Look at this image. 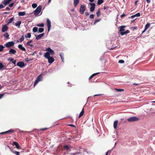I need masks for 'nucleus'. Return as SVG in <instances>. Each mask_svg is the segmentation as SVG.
<instances>
[{"instance_id": "nucleus-29", "label": "nucleus", "mask_w": 155, "mask_h": 155, "mask_svg": "<svg viewBox=\"0 0 155 155\" xmlns=\"http://www.w3.org/2000/svg\"><path fill=\"white\" fill-rule=\"evenodd\" d=\"M150 24L149 23H147L146 25L145 26V30H147L150 27Z\"/></svg>"}, {"instance_id": "nucleus-12", "label": "nucleus", "mask_w": 155, "mask_h": 155, "mask_svg": "<svg viewBox=\"0 0 155 155\" xmlns=\"http://www.w3.org/2000/svg\"><path fill=\"white\" fill-rule=\"evenodd\" d=\"M8 27L6 25H4L3 26L2 28V31L5 32L8 30Z\"/></svg>"}, {"instance_id": "nucleus-3", "label": "nucleus", "mask_w": 155, "mask_h": 155, "mask_svg": "<svg viewBox=\"0 0 155 155\" xmlns=\"http://www.w3.org/2000/svg\"><path fill=\"white\" fill-rule=\"evenodd\" d=\"M42 9V6L41 5L39 6L34 12V15H38L41 12Z\"/></svg>"}, {"instance_id": "nucleus-5", "label": "nucleus", "mask_w": 155, "mask_h": 155, "mask_svg": "<svg viewBox=\"0 0 155 155\" xmlns=\"http://www.w3.org/2000/svg\"><path fill=\"white\" fill-rule=\"evenodd\" d=\"M86 9V6L84 5H81L80 8V12L81 14H84Z\"/></svg>"}, {"instance_id": "nucleus-18", "label": "nucleus", "mask_w": 155, "mask_h": 155, "mask_svg": "<svg viewBox=\"0 0 155 155\" xmlns=\"http://www.w3.org/2000/svg\"><path fill=\"white\" fill-rule=\"evenodd\" d=\"M2 3L5 5H6L8 4L10 2L8 0H4L3 1Z\"/></svg>"}, {"instance_id": "nucleus-28", "label": "nucleus", "mask_w": 155, "mask_h": 155, "mask_svg": "<svg viewBox=\"0 0 155 155\" xmlns=\"http://www.w3.org/2000/svg\"><path fill=\"white\" fill-rule=\"evenodd\" d=\"M109 8V7L108 6H107V7H106L105 6H104V10L107 13V12H108Z\"/></svg>"}, {"instance_id": "nucleus-22", "label": "nucleus", "mask_w": 155, "mask_h": 155, "mask_svg": "<svg viewBox=\"0 0 155 155\" xmlns=\"http://www.w3.org/2000/svg\"><path fill=\"white\" fill-rule=\"evenodd\" d=\"M117 123H118V121L117 120H115L114 122V127L115 129L117 127Z\"/></svg>"}, {"instance_id": "nucleus-53", "label": "nucleus", "mask_w": 155, "mask_h": 155, "mask_svg": "<svg viewBox=\"0 0 155 155\" xmlns=\"http://www.w3.org/2000/svg\"><path fill=\"white\" fill-rule=\"evenodd\" d=\"M14 3L12 2V3L11 4H10L9 5V6L11 8L13 6V5H14Z\"/></svg>"}, {"instance_id": "nucleus-47", "label": "nucleus", "mask_w": 155, "mask_h": 155, "mask_svg": "<svg viewBox=\"0 0 155 155\" xmlns=\"http://www.w3.org/2000/svg\"><path fill=\"white\" fill-rule=\"evenodd\" d=\"M94 16L93 14H91V15H90V18L91 19H93L94 18Z\"/></svg>"}, {"instance_id": "nucleus-19", "label": "nucleus", "mask_w": 155, "mask_h": 155, "mask_svg": "<svg viewBox=\"0 0 155 155\" xmlns=\"http://www.w3.org/2000/svg\"><path fill=\"white\" fill-rule=\"evenodd\" d=\"M21 21H18L15 24V25L16 26H18V28H20V25L21 24Z\"/></svg>"}, {"instance_id": "nucleus-32", "label": "nucleus", "mask_w": 155, "mask_h": 155, "mask_svg": "<svg viewBox=\"0 0 155 155\" xmlns=\"http://www.w3.org/2000/svg\"><path fill=\"white\" fill-rule=\"evenodd\" d=\"M44 29L43 28H40L38 29V31L40 33H41L44 31Z\"/></svg>"}, {"instance_id": "nucleus-20", "label": "nucleus", "mask_w": 155, "mask_h": 155, "mask_svg": "<svg viewBox=\"0 0 155 155\" xmlns=\"http://www.w3.org/2000/svg\"><path fill=\"white\" fill-rule=\"evenodd\" d=\"M84 108H83L81 111L80 112V114H79V118H80V117H81L84 115Z\"/></svg>"}, {"instance_id": "nucleus-34", "label": "nucleus", "mask_w": 155, "mask_h": 155, "mask_svg": "<svg viewBox=\"0 0 155 155\" xmlns=\"http://www.w3.org/2000/svg\"><path fill=\"white\" fill-rule=\"evenodd\" d=\"M4 47L3 45H0V52H1L3 50Z\"/></svg>"}, {"instance_id": "nucleus-51", "label": "nucleus", "mask_w": 155, "mask_h": 155, "mask_svg": "<svg viewBox=\"0 0 155 155\" xmlns=\"http://www.w3.org/2000/svg\"><path fill=\"white\" fill-rule=\"evenodd\" d=\"M48 129V128H47L46 127H45V128H44L41 129H40V130H42V131H44V130H47Z\"/></svg>"}, {"instance_id": "nucleus-31", "label": "nucleus", "mask_w": 155, "mask_h": 155, "mask_svg": "<svg viewBox=\"0 0 155 155\" xmlns=\"http://www.w3.org/2000/svg\"><path fill=\"white\" fill-rule=\"evenodd\" d=\"M115 90L117 92L122 91H124V89H123L115 88Z\"/></svg>"}, {"instance_id": "nucleus-25", "label": "nucleus", "mask_w": 155, "mask_h": 155, "mask_svg": "<svg viewBox=\"0 0 155 155\" xmlns=\"http://www.w3.org/2000/svg\"><path fill=\"white\" fill-rule=\"evenodd\" d=\"M104 1L103 0H98L97 4L98 5H100L103 3Z\"/></svg>"}, {"instance_id": "nucleus-40", "label": "nucleus", "mask_w": 155, "mask_h": 155, "mask_svg": "<svg viewBox=\"0 0 155 155\" xmlns=\"http://www.w3.org/2000/svg\"><path fill=\"white\" fill-rule=\"evenodd\" d=\"M24 35H23L22 36V37L20 39L19 41L20 42H21L24 40Z\"/></svg>"}, {"instance_id": "nucleus-38", "label": "nucleus", "mask_w": 155, "mask_h": 155, "mask_svg": "<svg viewBox=\"0 0 155 155\" xmlns=\"http://www.w3.org/2000/svg\"><path fill=\"white\" fill-rule=\"evenodd\" d=\"M37 26L39 27H43L44 26V24L43 23L39 24H37Z\"/></svg>"}, {"instance_id": "nucleus-11", "label": "nucleus", "mask_w": 155, "mask_h": 155, "mask_svg": "<svg viewBox=\"0 0 155 155\" xmlns=\"http://www.w3.org/2000/svg\"><path fill=\"white\" fill-rule=\"evenodd\" d=\"M45 34L44 33H42L41 34L39 35H35V36L36 37V39L37 40H38L40 39L41 38L44 36Z\"/></svg>"}, {"instance_id": "nucleus-45", "label": "nucleus", "mask_w": 155, "mask_h": 155, "mask_svg": "<svg viewBox=\"0 0 155 155\" xmlns=\"http://www.w3.org/2000/svg\"><path fill=\"white\" fill-rule=\"evenodd\" d=\"M134 15L135 17H140V13H138Z\"/></svg>"}, {"instance_id": "nucleus-16", "label": "nucleus", "mask_w": 155, "mask_h": 155, "mask_svg": "<svg viewBox=\"0 0 155 155\" xmlns=\"http://www.w3.org/2000/svg\"><path fill=\"white\" fill-rule=\"evenodd\" d=\"M18 47V48L21 50L22 51H26L25 48L23 47L22 45L20 44L19 45Z\"/></svg>"}, {"instance_id": "nucleus-59", "label": "nucleus", "mask_w": 155, "mask_h": 155, "mask_svg": "<svg viewBox=\"0 0 155 155\" xmlns=\"http://www.w3.org/2000/svg\"><path fill=\"white\" fill-rule=\"evenodd\" d=\"M85 14L86 16H88L89 15V13L88 12H85Z\"/></svg>"}, {"instance_id": "nucleus-46", "label": "nucleus", "mask_w": 155, "mask_h": 155, "mask_svg": "<svg viewBox=\"0 0 155 155\" xmlns=\"http://www.w3.org/2000/svg\"><path fill=\"white\" fill-rule=\"evenodd\" d=\"M14 153L16 155H20V153L19 152L15 151L14 152Z\"/></svg>"}, {"instance_id": "nucleus-8", "label": "nucleus", "mask_w": 155, "mask_h": 155, "mask_svg": "<svg viewBox=\"0 0 155 155\" xmlns=\"http://www.w3.org/2000/svg\"><path fill=\"white\" fill-rule=\"evenodd\" d=\"M14 45L13 41L8 42L5 44V46L7 48H11Z\"/></svg>"}, {"instance_id": "nucleus-14", "label": "nucleus", "mask_w": 155, "mask_h": 155, "mask_svg": "<svg viewBox=\"0 0 155 155\" xmlns=\"http://www.w3.org/2000/svg\"><path fill=\"white\" fill-rule=\"evenodd\" d=\"M12 144L13 145H15L17 148L20 149V146L16 142L13 141Z\"/></svg>"}, {"instance_id": "nucleus-42", "label": "nucleus", "mask_w": 155, "mask_h": 155, "mask_svg": "<svg viewBox=\"0 0 155 155\" xmlns=\"http://www.w3.org/2000/svg\"><path fill=\"white\" fill-rule=\"evenodd\" d=\"M64 148L65 149H67V150H68L69 149V147L68 146V145H64Z\"/></svg>"}, {"instance_id": "nucleus-10", "label": "nucleus", "mask_w": 155, "mask_h": 155, "mask_svg": "<svg viewBox=\"0 0 155 155\" xmlns=\"http://www.w3.org/2000/svg\"><path fill=\"white\" fill-rule=\"evenodd\" d=\"M15 131V130H13L12 129H11L10 130H8L5 132H2L0 133V134H8L10 133H13Z\"/></svg>"}, {"instance_id": "nucleus-4", "label": "nucleus", "mask_w": 155, "mask_h": 155, "mask_svg": "<svg viewBox=\"0 0 155 155\" xmlns=\"http://www.w3.org/2000/svg\"><path fill=\"white\" fill-rule=\"evenodd\" d=\"M42 79V77L41 74L38 76L36 80L35 81L34 84V86L35 87V85L38 84L39 81H41Z\"/></svg>"}, {"instance_id": "nucleus-37", "label": "nucleus", "mask_w": 155, "mask_h": 155, "mask_svg": "<svg viewBox=\"0 0 155 155\" xmlns=\"http://www.w3.org/2000/svg\"><path fill=\"white\" fill-rule=\"evenodd\" d=\"M14 18L12 17L10 18L9 19V21L8 22V24H10L13 21Z\"/></svg>"}, {"instance_id": "nucleus-13", "label": "nucleus", "mask_w": 155, "mask_h": 155, "mask_svg": "<svg viewBox=\"0 0 155 155\" xmlns=\"http://www.w3.org/2000/svg\"><path fill=\"white\" fill-rule=\"evenodd\" d=\"M17 65L20 68H22L25 66L24 63L22 61L19 62L17 63Z\"/></svg>"}, {"instance_id": "nucleus-9", "label": "nucleus", "mask_w": 155, "mask_h": 155, "mask_svg": "<svg viewBox=\"0 0 155 155\" xmlns=\"http://www.w3.org/2000/svg\"><path fill=\"white\" fill-rule=\"evenodd\" d=\"M89 4L91 6L90 8V10L91 12H93L95 9V4L94 3H90Z\"/></svg>"}, {"instance_id": "nucleus-44", "label": "nucleus", "mask_w": 155, "mask_h": 155, "mask_svg": "<svg viewBox=\"0 0 155 155\" xmlns=\"http://www.w3.org/2000/svg\"><path fill=\"white\" fill-rule=\"evenodd\" d=\"M118 63L120 64L123 63H124V61L123 60H120L118 61Z\"/></svg>"}, {"instance_id": "nucleus-7", "label": "nucleus", "mask_w": 155, "mask_h": 155, "mask_svg": "<svg viewBox=\"0 0 155 155\" xmlns=\"http://www.w3.org/2000/svg\"><path fill=\"white\" fill-rule=\"evenodd\" d=\"M47 24L48 26V32L50 31L51 27V22L48 18H47Z\"/></svg>"}, {"instance_id": "nucleus-24", "label": "nucleus", "mask_w": 155, "mask_h": 155, "mask_svg": "<svg viewBox=\"0 0 155 155\" xmlns=\"http://www.w3.org/2000/svg\"><path fill=\"white\" fill-rule=\"evenodd\" d=\"M125 27V26H121L119 27L120 30L119 31L120 32H122L124 30V28Z\"/></svg>"}, {"instance_id": "nucleus-2", "label": "nucleus", "mask_w": 155, "mask_h": 155, "mask_svg": "<svg viewBox=\"0 0 155 155\" xmlns=\"http://www.w3.org/2000/svg\"><path fill=\"white\" fill-rule=\"evenodd\" d=\"M139 118L136 117L134 116L131 117L127 120V121L129 122H135L139 120Z\"/></svg>"}, {"instance_id": "nucleus-26", "label": "nucleus", "mask_w": 155, "mask_h": 155, "mask_svg": "<svg viewBox=\"0 0 155 155\" xmlns=\"http://www.w3.org/2000/svg\"><path fill=\"white\" fill-rule=\"evenodd\" d=\"M97 17H99L101 15V12L99 9L98 11L96 13Z\"/></svg>"}, {"instance_id": "nucleus-64", "label": "nucleus", "mask_w": 155, "mask_h": 155, "mask_svg": "<svg viewBox=\"0 0 155 155\" xmlns=\"http://www.w3.org/2000/svg\"><path fill=\"white\" fill-rule=\"evenodd\" d=\"M126 34L129 33H130V31L129 30H127L126 31Z\"/></svg>"}, {"instance_id": "nucleus-39", "label": "nucleus", "mask_w": 155, "mask_h": 155, "mask_svg": "<svg viewBox=\"0 0 155 155\" xmlns=\"http://www.w3.org/2000/svg\"><path fill=\"white\" fill-rule=\"evenodd\" d=\"M37 4L36 3H33L32 5V8H36L37 7Z\"/></svg>"}, {"instance_id": "nucleus-56", "label": "nucleus", "mask_w": 155, "mask_h": 155, "mask_svg": "<svg viewBox=\"0 0 155 155\" xmlns=\"http://www.w3.org/2000/svg\"><path fill=\"white\" fill-rule=\"evenodd\" d=\"M131 28L133 30H134V29H137V27H132Z\"/></svg>"}, {"instance_id": "nucleus-52", "label": "nucleus", "mask_w": 155, "mask_h": 155, "mask_svg": "<svg viewBox=\"0 0 155 155\" xmlns=\"http://www.w3.org/2000/svg\"><path fill=\"white\" fill-rule=\"evenodd\" d=\"M37 53L36 51H34L33 53H31L30 54V55H31L32 56H33L34 55H35V54H36Z\"/></svg>"}, {"instance_id": "nucleus-27", "label": "nucleus", "mask_w": 155, "mask_h": 155, "mask_svg": "<svg viewBox=\"0 0 155 155\" xmlns=\"http://www.w3.org/2000/svg\"><path fill=\"white\" fill-rule=\"evenodd\" d=\"M38 30V28L37 27H34L33 28L32 31L33 32L35 33Z\"/></svg>"}, {"instance_id": "nucleus-21", "label": "nucleus", "mask_w": 155, "mask_h": 155, "mask_svg": "<svg viewBox=\"0 0 155 155\" xmlns=\"http://www.w3.org/2000/svg\"><path fill=\"white\" fill-rule=\"evenodd\" d=\"M18 15L19 16H23L25 15V12H19L18 14Z\"/></svg>"}, {"instance_id": "nucleus-60", "label": "nucleus", "mask_w": 155, "mask_h": 155, "mask_svg": "<svg viewBox=\"0 0 155 155\" xmlns=\"http://www.w3.org/2000/svg\"><path fill=\"white\" fill-rule=\"evenodd\" d=\"M68 125L70 126H71V127H75V126L74 125H73V124H69Z\"/></svg>"}, {"instance_id": "nucleus-49", "label": "nucleus", "mask_w": 155, "mask_h": 155, "mask_svg": "<svg viewBox=\"0 0 155 155\" xmlns=\"http://www.w3.org/2000/svg\"><path fill=\"white\" fill-rule=\"evenodd\" d=\"M5 93L3 94H0V99L2 98L4 95Z\"/></svg>"}, {"instance_id": "nucleus-61", "label": "nucleus", "mask_w": 155, "mask_h": 155, "mask_svg": "<svg viewBox=\"0 0 155 155\" xmlns=\"http://www.w3.org/2000/svg\"><path fill=\"white\" fill-rule=\"evenodd\" d=\"M25 61L27 62H28L30 61L29 59L28 58H25Z\"/></svg>"}, {"instance_id": "nucleus-43", "label": "nucleus", "mask_w": 155, "mask_h": 155, "mask_svg": "<svg viewBox=\"0 0 155 155\" xmlns=\"http://www.w3.org/2000/svg\"><path fill=\"white\" fill-rule=\"evenodd\" d=\"M3 68L4 66L3 64L1 63H0V69H1Z\"/></svg>"}, {"instance_id": "nucleus-35", "label": "nucleus", "mask_w": 155, "mask_h": 155, "mask_svg": "<svg viewBox=\"0 0 155 155\" xmlns=\"http://www.w3.org/2000/svg\"><path fill=\"white\" fill-rule=\"evenodd\" d=\"M101 20V19H98L97 20H95L94 21V25H96V23L99 21H100Z\"/></svg>"}, {"instance_id": "nucleus-17", "label": "nucleus", "mask_w": 155, "mask_h": 155, "mask_svg": "<svg viewBox=\"0 0 155 155\" xmlns=\"http://www.w3.org/2000/svg\"><path fill=\"white\" fill-rule=\"evenodd\" d=\"M79 2V0H74V7H76Z\"/></svg>"}, {"instance_id": "nucleus-63", "label": "nucleus", "mask_w": 155, "mask_h": 155, "mask_svg": "<svg viewBox=\"0 0 155 155\" xmlns=\"http://www.w3.org/2000/svg\"><path fill=\"white\" fill-rule=\"evenodd\" d=\"M6 9L7 10H8V11H9L10 10V8H9L8 7H7L6 8Z\"/></svg>"}, {"instance_id": "nucleus-50", "label": "nucleus", "mask_w": 155, "mask_h": 155, "mask_svg": "<svg viewBox=\"0 0 155 155\" xmlns=\"http://www.w3.org/2000/svg\"><path fill=\"white\" fill-rule=\"evenodd\" d=\"M60 55L61 58V57H64V53H63L61 52L60 53Z\"/></svg>"}, {"instance_id": "nucleus-1", "label": "nucleus", "mask_w": 155, "mask_h": 155, "mask_svg": "<svg viewBox=\"0 0 155 155\" xmlns=\"http://www.w3.org/2000/svg\"><path fill=\"white\" fill-rule=\"evenodd\" d=\"M44 56L45 58L48 59V61L49 63L51 64L54 61V59L52 57L49 56V54L48 52H46L44 54Z\"/></svg>"}, {"instance_id": "nucleus-55", "label": "nucleus", "mask_w": 155, "mask_h": 155, "mask_svg": "<svg viewBox=\"0 0 155 155\" xmlns=\"http://www.w3.org/2000/svg\"><path fill=\"white\" fill-rule=\"evenodd\" d=\"M99 74V73H94V74H92V75L94 77L96 75L98 74Z\"/></svg>"}, {"instance_id": "nucleus-6", "label": "nucleus", "mask_w": 155, "mask_h": 155, "mask_svg": "<svg viewBox=\"0 0 155 155\" xmlns=\"http://www.w3.org/2000/svg\"><path fill=\"white\" fill-rule=\"evenodd\" d=\"M46 51H47V52H48L49 53V56H50V55H53L54 54V51L49 47L46 48Z\"/></svg>"}, {"instance_id": "nucleus-54", "label": "nucleus", "mask_w": 155, "mask_h": 155, "mask_svg": "<svg viewBox=\"0 0 155 155\" xmlns=\"http://www.w3.org/2000/svg\"><path fill=\"white\" fill-rule=\"evenodd\" d=\"M99 74V73H94V74H92V75L94 77L96 75L98 74Z\"/></svg>"}, {"instance_id": "nucleus-23", "label": "nucleus", "mask_w": 155, "mask_h": 155, "mask_svg": "<svg viewBox=\"0 0 155 155\" xmlns=\"http://www.w3.org/2000/svg\"><path fill=\"white\" fill-rule=\"evenodd\" d=\"M33 41L32 40H31L30 41H28L27 43V45H28L30 46L31 47H33L34 46V45L32 44H30V43H31Z\"/></svg>"}, {"instance_id": "nucleus-41", "label": "nucleus", "mask_w": 155, "mask_h": 155, "mask_svg": "<svg viewBox=\"0 0 155 155\" xmlns=\"http://www.w3.org/2000/svg\"><path fill=\"white\" fill-rule=\"evenodd\" d=\"M14 59L12 58H10L8 59V61H13L14 60Z\"/></svg>"}, {"instance_id": "nucleus-62", "label": "nucleus", "mask_w": 155, "mask_h": 155, "mask_svg": "<svg viewBox=\"0 0 155 155\" xmlns=\"http://www.w3.org/2000/svg\"><path fill=\"white\" fill-rule=\"evenodd\" d=\"M93 77V76L92 74L91 76H90L89 77V80L91 79Z\"/></svg>"}, {"instance_id": "nucleus-48", "label": "nucleus", "mask_w": 155, "mask_h": 155, "mask_svg": "<svg viewBox=\"0 0 155 155\" xmlns=\"http://www.w3.org/2000/svg\"><path fill=\"white\" fill-rule=\"evenodd\" d=\"M120 34L121 35H123L126 34V31H124V32H120Z\"/></svg>"}, {"instance_id": "nucleus-33", "label": "nucleus", "mask_w": 155, "mask_h": 155, "mask_svg": "<svg viewBox=\"0 0 155 155\" xmlns=\"http://www.w3.org/2000/svg\"><path fill=\"white\" fill-rule=\"evenodd\" d=\"M80 153V152H77L75 153H71L70 155H78Z\"/></svg>"}, {"instance_id": "nucleus-58", "label": "nucleus", "mask_w": 155, "mask_h": 155, "mask_svg": "<svg viewBox=\"0 0 155 155\" xmlns=\"http://www.w3.org/2000/svg\"><path fill=\"white\" fill-rule=\"evenodd\" d=\"M126 16V15L124 14H123L121 15L120 17L121 18H123V17L125 16Z\"/></svg>"}, {"instance_id": "nucleus-36", "label": "nucleus", "mask_w": 155, "mask_h": 155, "mask_svg": "<svg viewBox=\"0 0 155 155\" xmlns=\"http://www.w3.org/2000/svg\"><path fill=\"white\" fill-rule=\"evenodd\" d=\"M9 36V35L7 32H6L5 34L4 35V36L7 38H8Z\"/></svg>"}, {"instance_id": "nucleus-15", "label": "nucleus", "mask_w": 155, "mask_h": 155, "mask_svg": "<svg viewBox=\"0 0 155 155\" xmlns=\"http://www.w3.org/2000/svg\"><path fill=\"white\" fill-rule=\"evenodd\" d=\"M16 52V51L15 49L11 48L10 49L9 53L10 54H15Z\"/></svg>"}, {"instance_id": "nucleus-57", "label": "nucleus", "mask_w": 155, "mask_h": 155, "mask_svg": "<svg viewBox=\"0 0 155 155\" xmlns=\"http://www.w3.org/2000/svg\"><path fill=\"white\" fill-rule=\"evenodd\" d=\"M5 7L3 5H2V4H0V9H2V8H3L4 7Z\"/></svg>"}, {"instance_id": "nucleus-30", "label": "nucleus", "mask_w": 155, "mask_h": 155, "mask_svg": "<svg viewBox=\"0 0 155 155\" xmlns=\"http://www.w3.org/2000/svg\"><path fill=\"white\" fill-rule=\"evenodd\" d=\"M31 34L30 33H28L27 34V35H25V38H31Z\"/></svg>"}]
</instances>
